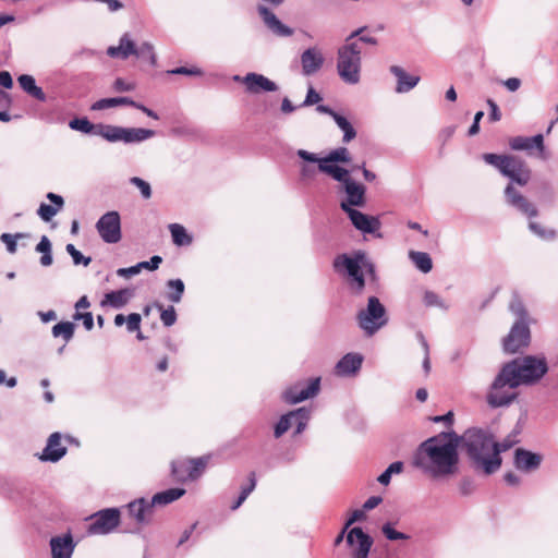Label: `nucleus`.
<instances>
[{
    "instance_id": "1",
    "label": "nucleus",
    "mask_w": 558,
    "mask_h": 558,
    "mask_svg": "<svg viewBox=\"0 0 558 558\" xmlns=\"http://www.w3.org/2000/svg\"><path fill=\"white\" fill-rule=\"evenodd\" d=\"M457 433L441 432L424 440L417 448L414 465L434 480H447L459 470Z\"/></svg>"
},
{
    "instance_id": "2",
    "label": "nucleus",
    "mask_w": 558,
    "mask_h": 558,
    "mask_svg": "<svg viewBox=\"0 0 558 558\" xmlns=\"http://www.w3.org/2000/svg\"><path fill=\"white\" fill-rule=\"evenodd\" d=\"M457 442L475 470L490 475L500 469L502 459L497 456V451H494L495 437L490 430L478 427L468 428L462 435L457 434Z\"/></svg>"
},
{
    "instance_id": "3",
    "label": "nucleus",
    "mask_w": 558,
    "mask_h": 558,
    "mask_svg": "<svg viewBox=\"0 0 558 558\" xmlns=\"http://www.w3.org/2000/svg\"><path fill=\"white\" fill-rule=\"evenodd\" d=\"M70 128L84 134H92L102 137L104 140L116 143H138L154 135V131L148 129L122 128L110 124H93L86 118H76L70 121Z\"/></svg>"
},
{
    "instance_id": "4",
    "label": "nucleus",
    "mask_w": 558,
    "mask_h": 558,
    "mask_svg": "<svg viewBox=\"0 0 558 558\" xmlns=\"http://www.w3.org/2000/svg\"><path fill=\"white\" fill-rule=\"evenodd\" d=\"M361 32L362 29L360 28L347 37L345 43L339 47L337 52L338 75L344 83L350 85H355L361 80L362 48L359 41H352Z\"/></svg>"
},
{
    "instance_id": "5",
    "label": "nucleus",
    "mask_w": 558,
    "mask_h": 558,
    "mask_svg": "<svg viewBox=\"0 0 558 558\" xmlns=\"http://www.w3.org/2000/svg\"><path fill=\"white\" fill-rule=\"evenodd\" d=\"M336 271L344 274L349 279V284L354 293H361L365 287V280L362 269L364 268L371 276H374V265L367 259L364 252L357 251L352 256L347 254L339 255L333 260Z\"/></svg>"
},
{
    "instance_id": "6",
    "label": "nucleus",
    "mask_w": 558,
    "mask_h": 558,
    "mask_svg": "<svg viewBox=\"0 0 558 558\" xmlns=\"http://www.w3.org/2000/svg\"><path fill=\"white\" fill-rule=\"evenodd\" d=\"M519 386L514 374L504 364L487 390L485 397L487 404L493 409L511 405L519 396L517 391Z\"/></svg>"
},
{
    "instance_id": "7",
    "label": "nucleus",
    "mask_w": 558,
    "mask_h": 558,
    "mask_svg": "<svg viewBox=\"0 0 558 558\" xmlns=\"http://www.w3.org/2000/svg\"><path fill=\"white\" fill-rule=\"evenodd\" d=\"M514 374L519 385L531 386L538 383L548 372L545 356L526 355L505 364Z\"/></svg>"
},
{
    "instance_id": "8",
    "label": "nucleus",
    "mask_w": 558,
    "mask_h": 558,
    "mask_svg": "<svg viewBox=\"0 0 558 558\" xmlns=\"http://www.w3.org/2000/svg\"><path fill=\"white\" fill-rule=\"evenodd\" d=\"M483 159L486 163L497 168L502 175L521 186L527 184L530 181V169L524 161L517 156L484 154Z\"/></svg>"
},
{
    "instance_id": "9",
    "label": "nucleus",
    "mask_w": 558,
    "mask_h": 558,
    "mask_svg": "<svg viewBox=\"0 0 558 558\" xmlns=\"http://www.w3.org/2000/svg\"><path fill=\"white\" fill-rule=\"evenodd\" d=\"M298 156L308 162L317 163L318 170L323 173L329 174L335 180H343L349 171L342 167L337 165H331L332 162H349L350 154L345 147H339L332 151H330L326 157L319 158L316 154L310 153L305 149H299Z\"/></svg>"
},
{
    "instance_id": "10",
    "label": "nucleus",
    "mask_w": 558,
    "mask_h": 558,
    "mask_svg": "<svg viewBox=\"0 0 558 558\" xmlns=\"http://www.w3.org/2000/svg\"><path fill=\"white\" fill-rule=\"evenodd\" d=\"M107 54L111 58H119L122 60L134 56L142 61H147L151 65L156 64L154 46L148 41H144L137 46L129 33L121 36L118 46H110L107 49Z\"/></svg>"
},
{
    "instance_id": "11",
    "label": "nucleus",
    "mask_w": 558,
    "mask_h": 558,
    "mask_svg": "<svg viewBox=\"0 0 558 558\" xmlns=\"http://www.w3.org/2000/svg\"><path fill=\"white\" fill-rule=\"evenodd\" d=\"M359 327L365 336H373L388 323V316L385 306L376 296H369L365 308L356 315Z\"/></svg>"
},
{
    "instance_id": "12",
    "label": "nucleus",
    "mask_w": 558,
    "mask_h": 558,
    "mask_svg": "<svg viewBox=\"0 0 558 558\" xmlns=\"http://www.w3.org/2000/svg\"><path fill=\"white\" fill-rule=\"evenodd\" d=\"M87 532L90 535H105L111 533L120 522V511L117 508H108L98 511L90 517Z\"/></svg>"
},
{
    "instance_id": "13",
    "label": "nucleus",
    "mask_w": 558,
    "mask_h": 558,
    "mask_svg": "<svg viewBox=\"0 0 558 558\" xmlns=\"http://www.w3.org/2000/svg\"><path fill=\"white\" fill-rule=\"evenodd\" d=\"M96 229L105 243H118L121 238V219L118 211H108L96 223Z\"/></svg>"
},
{
    "instance_id": "14",
    "label": "nucleus",
    "mask_w": 558,
    "mask_h": 558,
    "mask_svg": "<svg viewBox=\"0 0 558 558\" xmlns=\"http://www.w3.org/2000/svg\"><path fill=\"white\" fill-rule=\"evenodd\" d=\"M342 184V190L345 193V198L341 201L340 208L364 207L366 204L365 192L366 187L355 182L348 173L343 180H337Z\"/></svg>"
},
{
    "instance_id": "15",
    "label": "nucleus",
    "mask_w": 558,
    "mask_h": 558,
    "mask_svg": "<svg viewBox=\"0 0 558 558\" xmlns=\"http://www.w3.org/2000/svg\"><path fill=\"white\" fill-rule=\"evenodd\" d=\"M208 463L207 457L189 460L187 462H172V475L177 481L196 480L206 469Z\"/></svg>"
},
{
    "instance_id": "16",
    "label": "nucleus",
    "mask_w": 558,
    "mask_h": 558,
    "mask_svg": "<svg viewBox=\"0 0 558 558\" xmlns=\"http://www.w3.org/2000/svg\"><path fill=\"white\" fill-rule=\"evenodd\" d=\"M310 420V411L305 408L291 411L282 415L275 426L274 435L281 437L292 425H296L295 434H301Z\"/></svg>"
},
{
    "instance_id": "17",
    "label": "nucleus",
    "mask_w": 558,
    "mask_h": 558,
    "mask_svg": "<svg viewBox=\"0 0 558 558\" xmlns=\"http://www.w3.org/2000/svg\"><path fill=\"white\" fill-rule=\"evenodd\" d=\"M345 543L351 549V558H368L373 538L355 526L348 531Z\"/></svg>"
},
{
    "instance_id": "18",
    "label": "nucleus",
    "mask_w": 558,
    "mask_h": 558,
    "mask_svg": "<svg viewBox=\"0 0 558 558\" xmlns=\"http://www.w3.org/2000/svg\"><path fill=\"white\" fill-rule=\"evenodd\" d=\"M531 339L527 322H515L504 339V350L508 353H515L520 349L527 347Z\"/></svg>"
},
{
    "instance_id": "19",
    "label": "nucleus",
    "mask_w": 558,
    "mask_h": 558,
    "mask_svg": "<svg viewBox=\"0 0 558 558\" xmlns=\"http://www.w3.org/2000/svg\"><path fill=\"white\" fill-rule=\"evenodd\" d=\"M319 388L320 378L316 377L311 379L310 383L306 385L303 383H299L294 386H291L284 391L283 398L286 402L295 404L315 397L318 393Z\"/></svg>"
},
{
    "instance_id": "20",
    "label": "nucleus",
    "mask_w": 558,
    "mask_h": 558,
    "mask_svg": "<svg viewBox=\"0 0 558 558\" xmlns=\"http://www.w3.org/2000/svg\"><path fill=\"white\" fill-rule=\"evenodd\" d=\"M344 213L355 229L363 233H374L380 229V221L377 217L368 216L355 208H344Z\"/></svg>"
},
{
    "instance_id": "21",
    "label": "nucleus",
    "mask_w": 558,
    "mask_h": 558,
    "mask_svg": "<svg viewBox=\"0 0 558 558\" xmlns=\"http://www.w3.org/2000/svg\"><path fill=\"white\" fill-rule=\"evenodd\" d=\"M234 80L241 81L245 85L247 92L254 94L275 92L278 89L277 84L263 74L247 73L244 77L235 76Z\"/></svg>"
},
{
    "instance_id": "22",
    "label": "nucleus",
    "mask_w": 558,
    "mask_h": 558,
    "mask_svg": "<svg viewBox=\"0 0 558 558\" xmlns=\"http://www.w3.org/2000/svg\"><path fill=\"white\" fill-rule=\"evenodd\" d=\"M128 512L131 519H133L140 526L146 525L150 522L154 512L153 501H148L145 498H140L131 501L128 505Z\"/></svg>"
},
{
    "instance_id": "23",
    "label": "nucleus",
    "mask_w": 558,
    "mask_h": 558,
    "mask_svg": "<svg viewBox=\"0 0 558 558\" xmlns=\"http://www.w3.org/2000/svg\"><path fill=\"white\" fill-rule=\"evenodd\" d=\"M257 11L265 24V26L278 37H290L293 35V29L284 25L267 7L259 4Z\"/></svg>"
},
{
    "instance_id": "24",
    "label": "nucleus",
    "mask_w": 558,
    "mask_h": 558,
    "mask_svg": "<svg viewBox=\"0 0 558 558\" xmlns=\"http://www.w3.org/2000/svg\"><path fill=\"white\" fill-rule=\"evenodd\" d=\"M507 203L517 208L527 217L537 216L536 207L530 203L520 192H518L512 184H509L505 190Z\"/></svg>"
},
{
    "instance_id": "25",
    "label": "nucleus",
    "mask_w": 558,
    "mask_h": 558,
    "mask_svg": "<svg viewBox=\"0 0 558 558\" xmlns=\"http://www.w3.org/2000/svg\"><path fill=\"white\" fill-rule=\"evenodd\" d=\"M542 459L543 458L539 453H535L523 448H518L514 451L513 463L514 466L520 471L532 472L539 468Z\"/></svg>"
},
{
    "instance_id": "26",
    "label": "nucleus",
    "mask_w": 558,
    "mask_h": 558,
    "mask_svg": "<svg viewBox=\"0 0 558 558\" xmlns=\"http://www.w3.org/2000/svg\"><path fill=\"white\" fill-rule=\"evenodd\" d=\"M324 61V56L317 47L307 48L301 54V65L303 74H315L322 69Z\"/></svg>"
},
{
    "instance_id": "27",
    "label": "nucleus",
    "mask_w": 558,
    "mask_h": 558,
    "mask_svg": "<svg viewBox=\"0 0 558 558\" xmlns=\"http://www.w3.org/2000/svg\"><path fill=\"white\" fill-rule=\"evenodd\" d=\"M509 146L513 150H525L531 153L534 148L539 151V156L542 158H546L544 156V136L542 134H536L531 137L526 136H515L509 141Z\"/></svg>"
},
{
    "instance_id": "28",
    "label": "nucleus",
    "mask_w": 558,
    "mask_h": 558,
    "mask_svg": "<svg viewBox=\"0 0 558 558\" xmlns=\"http://www.w3.org/2000/svg\"><path fill=\"white\" fill-rule=\"evenodd\" d=\"M65 453L66 448L61 444V434L52 433L49 436L47 445L39 458L43 461L58 462L65 456Z\"/></svg>"
},
{
    "instance_id": "29",
    "label": "nucleus",
    "mask_w": 558,
    "mask_h": 558,
    "mask_svg": "<svg viewBox=\"0 0 558 558\" xmlns=\"http://www.w3.org/2000/svg\"><path fill=\"white\" fill-rule=\"evenodd\" d=\"M52 558H71L75 548L71 533L50 539Z\"/></svg>"
},
{
    "instance_id": "30",
    "label": "nucleus",
    "mask_w": 558,
    "mask_h": 558,
    "mask_svg": "<svg viewBox=\"0 0 558 558\" xmlns=\"http://www.w3.org/2000/svg\"><path fill=\"white\" fill-rule=\"evenodd\" d=\"M363 362V356L359 353L345 354L336 365V374L342 377L355 375Z\"/></svg>"
},
{
    "instance_id": "31",
    "label": "nucleus",
    "mask_w": 558,
    "mask_h": 558,
    "mask_svg": "<svg viewBox=\"0 0 558 558\" xmlns=\"http://www.w3.org/2000/svg\"><path fill=\"white\" fill-rule=\"evenodd\" d=\"M390 72L395 75L397 78V86L396 92L397 93H408L413 87H415L420 81V77L416 75H411L404 71L399 65H392L390 68Z\"/></svg>"
},
{
    "instance_id": "32",
    "label": "nucleus",
    "mask_w": 558,
    "mask_h": 558,
    "mask_svg": "<svg viewBox=\"0 0 558 558\" xmlns=\"http://www.w3.org/2000/svg\"><path fill=\"white\" fill-rule=\"evenodd\" d=\"M320 113H327L333 117L338 126L343 131V142L348 143L355 137V131L350 122L342 116L335 113L329 107H316Z\"/></svg>"
},
{
    "instance_id": "33",
    "label": "nucleus",
    "mask_w": 558,
    "mask_h": 558,
    "mask_svg": "<svg viewBox=\"0 0 558 558\" xmlns=\"http://www.w3.org/2000/svg\"><path fill=\"white\" fill-rule=\"evenodd\" d=\"M17 82L21 88L38 101H46L44 90L36 85L35 78L32 75L23 74L19 76Z\"/></svg>"
},
{
    "instance_id": "34",
    "label": "nucleus",
    "mask_w": 558,
    "mask_h": 558,
    "mask_svg": "<svg viewBox=\"0 0 558 558\" xmlns=\"http://www.w3.org/2000/svg\"><path fill=\"white\" fill-rule=\"evenodd\" d=\"M133 296V292L130 289H121L106 293L102 305L108 304L113 308L123 307L130 299Z\"/></svg>"
},
{
    "instance_id": "35",
    "label": "nucleus",
    "mask_w": 558,
    "mask_h": 558,
    "mask_svg": "<svg viewBox=\"0 0 558 558\" xmlns=\"http://www.w3.org/2000/svg\"><path fill=\"white\" fill-rule=\"evenodd\" d=\"M185 494V489L183 488H169L167 490L157 493L153 496L151 501L154 507L155 506H166L180 497H182Z\"/></svg>"
},
{
    "instance_id": "36",
    "label": "nucleus",
    "mask_w": 558,
    "mask_h": 558,
    "mask_svg": "<svg viewBox=\"0 0 558 558\" xmlns=\"http://www.w3.org/2000/svg\"><path fill=\"white\" fill-rule=\"evenodd\" d=\"M409 257L415 267L424 274H427L433 268V260L429 254L418 251H410Z\"/></svg>"
},
{
    "instance_id": "37",
    "label": "nucleus",
    "mask_w": 558,
    "mask_h": 558,
    "mask_svg": "<svg viewBox=\"0 0 558 558\" xmlns=\"http://www.w3.org/2000/svg\"><path fill=\"white\" fill-rule=\"evenodd\" d=\"M172 241L175 245L183 246L192 243V238L187 234L185 228L179 223L169 225Z\"/></svg>"
},
{
    "instance_id": "38",
    "label": "nucleus",
    "mask_w": 558,
    "mask_h": 558,
    "mask_svg": "<svg viewBox=\"0 0 558 558\" xmlns=\"http://www.w3.org/2000/svg\"><path fill=\"white\" fill-rule=\"evenodd\" d=\"M36 252L41 253L40 264L44 267H48L52 264V254H51V242L48 236L43 235L40 241L36 245Z\"/></svg>"
},
{
    "instance_id": "39",
    "label": "nucleus",
    "mask_w": 558,
    "mask_h": 558,
    "mask_svg": "<svg viewBox=\"0 0 558 558\" xmlns=\"http://www.w3.org/2000/svg\"><path fill=\"white\" fill-rule=\"evenodd\" d=\"M167 288L171 290L168 293V299L172 303H179L184 293V282L181 279H171L167 282Z\"/></svg>"
},
{
    "instance_id": "40",
    "label": "nucleus",
    "mask_w": 558,
    "mask_h": 558,
    "mask_svg": "<svg viewBox=\"0 0 558 558\" xmlns=\"http://www.w3.org/2000/svg\"><path fill=\"white\" fill-rule=\"evenodd\" d=\"M53 337H62L65 342L70 341L74 335V324L71 322H61L52 327Z\"/></svg>"
},
{
    "instance_id": "41",
    "label": "nucleus",
    "mask_w": 558,
    "mask_h": 558,
    "mask_svg": "<svg viewBox=\"0 0 558 558\" xmlns=\"http://www.w3.org/2000/svg\"><path fill=\"white\" fill-rule=\"evenodd\" d=\"M403 471V462H392L377 478L381 485H388L390 483L392 474H400Z\"/></svg>"
},
{
    "instance_id": "42",
    "label": "nucleus",
    "mask_w": 558,
    "mask_h": 558,
    "mask_svg": "<svg viewBox=\"0 0 558 558\" xmlns=\"http://www.w3.org/2000/svg\"><path fill=\"white\" fill-rule=\"evenodd\" d=\"M256 480L255 474L251 473L250 475V484L242 488L240 496L238 499L231 505V510H236L248 497V495L255 489Z\"/></svg>"
},
{
    "instance_id": "43",
    "label": "nucleus",
    "mask_w": 558,
    "mask_h": 558,
    "mask_svg": "<svg viewBox=\"0 0 558 558\" xmlns=\"http://www.w3.org/2000/svg\"><path fill=\"white\" fill-rule=\"evenodd\" d=\"M529 228L534 234L543 240L551 241L557 236V232L554 229H546L537 222H530Z\"/></svg>"
},
{
    "instance_id": "44",
    "label": "nucleus",
    "mask_w": 558,
    "mask_h": 558,
    "mask_svg": "<svg viewBox=\"0 0 558 558\" xmlns=\"http://www.w3.org/2000/svg\"><path fill=\"white\" fill-rule=\"evenodd\" d=\"M23 114L22 107H0V121L2 122L20 119Z\"/></svg>"
},
{
    "instance_id": "45",
    "label": "nucleus",
    "mask_w": 558,
    "mask_h": 558,
    "mask_svg": "<svg viewBox=\"0 0 558 558\" xmlns=\"http://www.w3.org/2000/svg\"><path fill=\"white\" fill-rule=\"evenodd\" d=\"M156 307L161 312L160 319L166 327H170L177 322V313L173 306H169L168 308H163V306L159 303H156Z\"/></svg>"
},
{
    "instance_id": "46",
    "label": "nucleus",
    "mask_w": 558,
    "mask_h": 558,
    "mask_svg": "<svg viewBox=\"0 0 558 558\" xmlns=\"http://www.w3.org/2000/svg\"><path fill=\"white\" fill-rule=\"evenodd\" d=\"M65 250L72 257L75 266L83 265L86 267L90 264L92 258L84 256L73 244H66Z\"/></svg>"
},
{
    "instance_id": "47",
    "label": "nucleus",
    "mask_w": 558,
    "mask_h": 558,
    "mask_svg": "<svg viewBox=\"0 0 558 558\" xmlns=\"http://www.w3.org/2000/svg\"><path fill=\"white\" fill-rule=\"evenodd\" d=\"M509 308L518 317L517 322H526V318H527L526 310L524 307V304L518 296H514L511 300V302L509 304Z\"/></svg>"
},
{
    "instance_id": "48",
    "label": "nucleus",
    "mask_w": 558,
    "mask_h": 558,
    "mask_svg": "<svg viewBox=\"0 0 558 558\" xmlns=\"http://www.w3.org/2000/svg\"><path fill=\"white\" fill-rule=\"evenodd\" d=\"M423 301L428 307H439L442 310L448 308V305L441 300V298L433 291H425Z\"/></svg>"
},
{
    "instance_id": "49",
    "label": "nucleus",
    "mask_w": 558,
    "mask_h": 558,
    "mask_svg": "<svg viewBox=\"0 0 558 558\" xmlns=\"http://www.w3.org/2000/svg\"><path fill=\"white\" fill-rule=\"evenodd\" d=\"M22 236H23L22 233H16V234L2 233L0 236V240L5 244L8 252L11 254H14L17 250L16 240L21 239Z\"/></svg>"
},
{
    "instance_id": "50",
    "label": "nucleus",
    "mask_w": 558,
    "mask_h": 558,
    "mask_svg": "<svg viewBox=\"0 0 558 558\" xmlns=\"http://www.w3.org/2000/svg\"><path fill=\"white\" fill-rule=\"evenodd\" d=\"M130 182L140 189L142 196L145 199L150 198L151 196V189L148 182L144 181L143 179L138 177H133L130 179Z\"/></svg>"
},
{
    "instance_id": "51",
    "label": "nucleus",
    "mask_w": 558,
    "mask_h": 558,
    "mask_svg": "<svg viewBox=\"0 0 558 558\" xmlns=\"http://www.w3.org/2000/svg\"><path fill=\"white\" fill-rule=\"evenodd\" d=\"M59 211V208H56L54 206L48 205V204H40L37 214L44 221H50L53 216L57 215Z\"/></svg>"
},
{
    "instance_id": "52",
    "label": "nucleus",
    "mask_w": 558,
    "mask_h": 558,
    "mask_svg": "<svg viewBox=\"0 0 558 558\" xmlns=\"http://www.w3.org/2000/svg\"><path fill=\"white\" fill-rule=\"evenodd\" d=\"M383 533L389 541H399L409 538L404 533L396 531L389 523L383 526Z\"/></svg>"
},
{
    "instance_id": "53",
    "label": "nucleus",
    "mask_w": 558,
    "mask_h": 558,
    "mask_svg": "<svg viewBox=\"0 0 558 558\" xmlns=\"http://www.w3.org/2000/svg\"><path fill=\"white\" fill-rule=\"evenodd\" d=\"M161 263H162V258L158 255H155L149 260L137 263V267H138L140 271L142 269H147V270L153 271V270L158 269Z\"/></svg>"
},
{
    "instance_id": "54",
    "label": "nucleus",
    "mask_w": 558,
    "mask_h": 558,
    "mask_svg": "<svg viewBox=\"0 0 558 558\" xmlns=\"http://www.w3.org/2000/svg\"><path fill=\"white\" fill-rule=\"evenodd\" d=\"M94 105H136L126 97L102 98L94 102Z\"/></svg>"
},
{
    "instance_id": "55",
    "label": "nucleus",
    "mask_w": 558,
    "mask_h": 558,
    "mask_svg": "<svg viewBox=\"0 0 558 558\" xmlns=\"http://www.w3.org/2000/svg\"><path fill=\"white\" fill-rule=\"evenodd\" d=\"M141 315L137 313H132L126 318V329L129 332H134L140 330L141 326Z\"/></svg>"
},
{
    "instance_id": "56",
    "label": "nucleus",
    "mask_w": 558,
    "mask_h": 558,
    "mask_svg": "<svg viewBox=\"0 0 558 558\" xmlns=\"http://www.w3.org/2000/svg\"><path fill=\"white\" fill-rule=\"evenodd\" d=\"M514 444H515V440L510 437H507L502 441L495 440L494 451H497V456L501 457L500 453L509 450Z\"/></svg>"
},
{
    "instance_id": "57",
    "label": "nucleus",
    "mask_w": 558,
    "mask_h": 558,
    "mask_svg": "<svg viewBox=\"0 0 558 558\" xmlns=\"http://www.w3.org/2000/svg\"><path fill=\"white\" fill-rule=\"evenodd\" d=\"M74 319L75 320H82L86 330H90L94 327V318H93L92 313H89V312H86V313H78L77 312L74 315Z\"/></svg>"
},
{
    "instance_id": "58",
    "label": "nucleus",
    "mask_w": 558,
    "mask_h": 558,
    "mask_svg": "<svg viewBox=\"0 0 558 558\" xmlns=\"http://www.w3.org/2000/svg\"><path fill=\"white\" fill-rule=\"evenodd\" d=\"M420 340H421V343H422V347H423L424 353H425L424 360H423V368H424L425 374H428L430 371L429 348H428L427 341L425 340V338L422 335L420 336Z\"/></svg>"
},
{
    "instance_id": "59",
    "label": "nucleus",
    "mask_w": 558,
    "mask_h": 558,
    "mask_svg": "<svg viewBox=\"0 0 558 558\" xmlns=\"http://www.w3.org/2000/svg\"><path fill=\"white\" fill-rule=\"evenodd\" d=\"M170 74H177V75H202V71L198 68H186V66H179L171 71H169Z\"/></svg>"
},
{
    "instance_id": "60",
    "label": "nucleus",
    "mask_w": 558,
    "mask_h": 558,
    "mask_svg": "<svg viewBox=\"0 0 558 558\" xmlns=\"http://www.w3.org/2000/svg\"><path fill=\"white\" fill-rule=\"evenodd\" d=\"M320 101V95L312 86H310L307 89L306 98L301 105H317Z\"/></svg>"
},
{
    "instance_id": "61",
    "label": "nucleus",
    "mask_w": 558,
    "mask_h": 558,
    "mask_svg": "<svg viewBox=\"0 0 558 558\" xmlns=\"http://www.w3.org/2000/svg\"><path fill=\"white\" fill-rule=\"evenodd\" d=\"M365 519V510L364 509H356L351 513V517L347 520L344 524V530H349V527L357 522Z\"/></svg>"
},
{
    "instance_id": "62",
    "label": "nucleus",
    "mask_w": 558,
    "mask_h": 558,
    "mask_svg": "<svg viewBox=\"0 0 558 558\" xmlns=\"http://www.w3.org/2000/svg\"><path fill=\"white\" fill-rule=\"evenodd\" d=\"M483 117H484V112L483 111H477L474 114L473 123H472L471 128L468 131V134L470 136H474V135H476L478 133V131H480V121H481V119Z\"/></svg>"
},
{
    "instance_id": "63",
    "label": "nucleus",
    "mask_w": 558,
    "mask_h": 558,
    "mask_svg": "<svg viewBox=\"0 0 558 558\" xmlns=\"http://www.w3.org/2000/svg\"><path fill=\"white\" fill-rule=\"evenodd\" d=\"M140 274V269L137 267V264L128 268H119L117 270V275L122 278H131L135 275Z\"/></svg>"
},
{
    "instance_id": "64",
    "label": "nucleus",
    "mask_w": 558,
    "mask_h": 558,
    "mask_svg": "<svg viewBox=\"0 0 558 558\" xmlns=\"http://www.w3.org/2000/svg\"><path fill=\"white\" fill-rule=\"evenodd\" d=\"M459 489L462 495H469L473 492L474 485L470 478H463L459 484Z\"/></svg>"
}]
</instances>
